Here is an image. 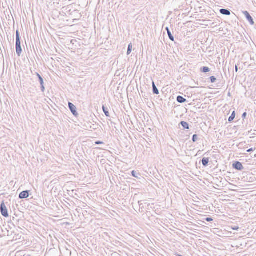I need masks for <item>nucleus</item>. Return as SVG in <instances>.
Segmentation results:
<instances>
[{
	"instance_id": "obj_7",
	"label": "nucleus",
	"mask_w": 256,
	"mask_h": 256,
	"mask_svg": "<svg viewBox=\"0 0 256 256\" xmlns=\"http://www.w3.org/2000/svg\"><path fill=\"white\" fill-rule=\"evenodd\" d=\"M30 196V191L29 190H24L21 192L19 194V198L20 199H24L28 198Z\"/></svg>"
},
{
	"instance_id": "obj_6",
	"label": "nucleus",
	"mask_w": 256,
	"mask_h": 256,
	"mask_svg": "<svg viewBox=\"0 0 256 256\" xmlns=\"http://www.w3.org/2000/svg\"><path fill=\"white\" fill-rule=\"evenodd\" d=\"M36 74L37 76H38V78L39 82H40V84L41 90H42V92H44V90H45V88H44V80H43L42 78V76H40L38 73L36 72Z\"/></svg>"
},
{
	"instance_id": "obj_18",
	"label": "nucleus",
	"mask_w": 256,
	"mask_h": 256,
	"mask_svg": "<svg viewBox=\"0 0 256 256\" xmlns=\"http://www.w3.org/2000/svg\"><path fill=\"white\" fill-rule=\"evenodd\" d=\"M132 175L134 178H138V176H140V174L139 173H137L134 170H132Z\"/></svg>"
},
{
	"instance_id": "obj_4",
	"label": "nucleus",
	"mask_w": 256,
	"mask_h": 256,
	"mask_svg": "<svg viewBox=\"0 0 256 256\" xmlns=\"http://www.w3.org/2000/svg\"><path fill=\"white\" fill-rule=\"evenodd\" d=\"M243 14L245 16L246 20L248 21L250 24L251 25H254V22L252 16L250 15L249 12L248 11H243Z\"/></svg>"
},
{
	"instance_id": "obj_24",
	"label": "nucleus",
	"mask_w": 256,
	"mask_h": 256,
	"mask_svg": "<svg viewBox=\"0 0 256 256\" xmlns=\"http://www.w3.org/2000/svg\"><path fill=\"white\" fill-rule=\"evenodd\" d=\"M103 144V142H101V141H96L95 142V144H97V145H98V144Z\"/></svg>"
},
{
	"instance_id": "obj_8",
	"label": "nucleus",
	"mask_w": 256,
	"mask_h": 256,
	"mask_svg": "<svg viewBox=\"0 0 256 256\" xmlns=\"http://www.w3.org/2000/svg\"><path fill=\"white\" fill-rule=\"evenodd\" d=\"M230 12V10L229 9L222 8L220 10V13L225 16H230L231 14Z\"/></svg>"
},
{
	"instance_id": "obj_1",
	"label": "nucleus",
	"mask_w": 256,
	"mask_h": 256,
	"mask_svg": "<svg viewBox=\"0 0 256 256\" xmlns=\"http://www.w3.org/2000/svg\"><path fill=\"white\" fill-rule=\"evenodd\" d=\"M16 54L20 56L22 52V48L20 44V36L18 30H16Z\"/></svg>"
},
{
	"instance_id": "obj_10",
	"label": "nucleus",
	"mask_w": 256,
	"mask_h": 256,
	"mask_svg": "<svg viewBox=\"0 0 256 256\" xmlns=\"http://www.w3.org/2000/svg\"><path fill=\"white\" fill-rule=\"evenodd\" d=\"M176 100L180 104H182L186 102V100L181 96H177Z\"/></svg>"
},
{
	"instance_id": "obj_3",
	"label": "nucleus",
	"mask_w": 256,
	"mask_h": 256,
	"mask_svg": "<svg viewBox=\"0 0 256 256\" xmlns=\"http://www.w3.org/2000/svg\"><path fill=\"white\" fill-rule=\"evenodd\" d=\"M68 105L69 109L70 110L73 115L74 116H77L78 115V114L76 111V106L70 102H68Z\"/></svg>"
},
{
	"instance_id": "obj_27",
	"label": "nucleus",
	"mask_w": 256,
	"mask_h": 256,
	"mask_svg": "<svg viewBox=\"0 0 256 256\" xmlns=\"http://www.w3.org/2000/svg\"><path fill=\"white\" fill-rule=\"evenodd\" d=\"M142 201H139L138 202V204H139L140 206L142 204Z\"/></svg>"
},
{
	"instance_id": "obj_2",
	"label": "nucleus",
	"mask_w": 256,
	"mask_h": 256,
	"mask_svg": "<svg viewBox=\"0 0 256 256\" xmlns=\"http://www.w3.org/2000/svg\"><path fill=\"white\" fill-rule=\"evenodd\" d=\"M0 210L1 214L5 218L8 217L9 215L8 213V210L4 201L2 202L0 204Z\"/></svg>"
},
{
	"instance_id": "obj_13",
	"label": "nucleus",
	"mask_w": 256,
	"mask_h": 256,
	"mask_svg": "<svg viewBox=\"0 0 256 256\" xmlns=\"http://www.w3.org/2000/svg\"><path fill=\"white\" fill-rule=\"evenodd\" d=\"M180 124L182 126V128H184V130H186V129L188 130L190 128L189 124L187 122H186L184 121H182L180 122Z\"/></svg>"
},
{
	"instance_id": "obj_25",
	"label": "nucleus",
	"mask_w": 256,
	"mask_h": 256,
	"mask_svg": "<svg viewBox=\"0 0 256 256\" xmlns=\"http://www.w3.org/2000/svg\"><path fill=\"white\" fill-rule=\"evenodd\" d=\"M247 116V113L246 112H244V113H243V114H242V118H246Z\"/></svg>"
},
{
	"instance_id": "obj_22",
	"label": "nucleus",
	"mask_w": 256,
	"mask_h": 256,
	"mask_svg": "<svg viewBox=\"0 0 256 256\" xmlns=\"http://www.w3.org/2000/svg\"><path fill=\"white\" fill-rule=\"evenodd\" d=\"M239 228H240L238 226H232V229L234 230H238Z\"/></svg>"
},
{
	"instance_id": "obj_15",
	"label": "nucleus",
	"mask_w": 256,
	"mask_h": 256,
	"mask_svg": "<svg viewBox=\"0 0 256 256\" xmlns=\"http://www.w3.org/2000/svg\"><path fill=\"white\" fill-rule=\"evenodd\" d=\"M102 110H103V112L104 113L105 115L107 117L110 116L109 112H108V108H106L104 106H102Z\"/></svg>"
},
{
	"instance_id": "obj_26",
	"label": "nucleus",
	"mask_w": 256,
	"mask_h": 256,
	"mask_svg": "<svg viewBox=\"0 0 256 256\" xmlns=\"http://www.w3.org/2000/svg\"><path fill=\"white\" fill-rule=\"evenodd\" d=\"M235 70H236V72H237L238 70V67L237 65H236V66H235Z\"/></svg>"
},
{
	"instance_id": "obj_21",
	"label": "nucleus",
	"mask_w": 256,
	"mask_h": 256,
	"mask_svg": "<svg viewBox=\"0 0 256 256\" xmlns=\"http://www.w3.org/2000/svg\"><path fill=\"white\" fill-rule=\"evenodd\" d=\"M204 220L206 222H210L213 220V219L212 218L210 217V218H204Z\"/></svg>"
},
{
	"instance_id": "obj_9",
	"label": "nucleus",
	"mask_w": 256,
	"mask_h": 256,
	"mask_svg": "<svg viewBox=\"0 0 256 256\" xmlns=\"http://www.w3.org/2000/svg\"><path fill=\"white\" fill-rule=\"evenodd\" d=\"M166 30L167 32H168V34L170 40H171L172 41L174 42V36H172L169 28L168 27H166Z\"/></svg>"
},
{
	"instance_id": "obj_23",
	"label": "nucleus",
	"mask_w": 256,
	"mask_h": 256,
	"mask_svg": "<svg viewBox=\"0 0 256 256\" xmlns=\"http://www.w3.org/2000/svg\"><path fill=\"white\" fill-rule=\"evenodd\" d=\"M256 149V148H250L248 149V150H247L246 152H253V151L255 150Z\"/></svg>"
},
{
	"instance_id": "obj_14",
	"label": "nucleus",
	"mask_w": 256,
	"mask_h": 256,
	"mask_svg": "<svg viewBox=\"0 0 256 256\" xmlns=\"http://www.w3.org/2000/svg\"><path fill=\"white\" fill-rule=\"evenodd\" d=\"M210 71V68L207 66H203L200 68V72H202L206 73Z\"/></svg>"
},
{
	"instance_id": "obj_20",
	"label": "nucleus",
	"mask_w": 256,
	"mask_h": 256,
	"mask_svg": "<svg viewBox=\"0 0 256 256\" xmlns=\"http://www.w3.org/2000/svg\"><path fill=\"white\" fill-rule=\"evenodd\" d=\"M198 135L194 134L192 136V140L193 142H196L198 140Z\"/></svg>"
},
{
	"instance_id": "obj_12",
	"label": "nucleus",
	"mask_w": 256,
	"mask_h": 256,
	"mask_svg": "<svg viewBox=\"0 0 256 256\" xmlns=\"http://www.w3.org/2000/svg\"><path fill=\"white\" fill-rule=\"evenodd\" d=\"M209 162V158H204L202 160V163L204 166L206 167L208 166Z\"/></svg>"
},
{
	"instance_id": "obj_5",
	"label": "nucleus",
	"mask_w": 256,
	"mask_h": 256,
	"mask_svg": "<svg viewBox=\"0 0 256 256\" xmlns=\"http://www.w3.org/2000/svg\"><path fill=\"white\" fill-rule=\"evenodd\" d=\"M232 168L238 170H242L244 169L242 164L238 161L235 162L233 163Z\"/></svg>"
},
{
	"instance_id": "obj_19",
	"label": "nucleus",
	"mask_w": 256,
	"mask_h": 256,
	"mask_svg": "<svg viewBox=\"0 0 256 256\" xmlns=\"http://www.w3.org/2000/svg\"><path fill=\"white\" fill-rule=\"evenodd\" d=\"M210 82L212 83H214L216 82V78H215V76H211L210 78Z\"/></svg>"
},
{
	"instance_id": "obj_16",
	"label": "nucleus",
	"mask_w": 256,
	"mask_h": 256,
	"mask_svg": "<svg viewBox=\"0 0 256 256\" xmlns=\"http://www.w3.org/2000/svg\"><path fill=\"white\" fill-rule=\"evenodd\" d=\"M235 117H236V112H235V111H234V112H232V114H231V116L228 118V122H232L234 120Z\"/></svg>"
},
{
	"instance_id": "obj_17",
	"label": "nucleus",
	"mask_w": 256,
	"mask_h": 256,
	"mask_svg": "<svg viewBox=\"0 0 256 256\" xmlns=\"http://www.w3.org/2000/svg\"><path fill=\"white\" fill-rule=\"evenodd\" d=\"M132 43L129 44L128 46L127 52H126L127 55H129L131 53L132 50Z\"/></svg>"
},
{
	"instance_id": "obj_11",
	"label": "nucleus",
	"mask_w": 256,
	"mask_h": 256,
	"mask_svg": "<svg viewBox=\"0 0 256 256\" xmlns=\"http://www.w3.org/2000/svg\"><path fill=\"white\" fill-rule=\"evenodd\" d=\"M152 92H153L154 94H158L159 91H158V88H156V86L154 84V81H152Z\"/></svg>"
}]
</instances>
